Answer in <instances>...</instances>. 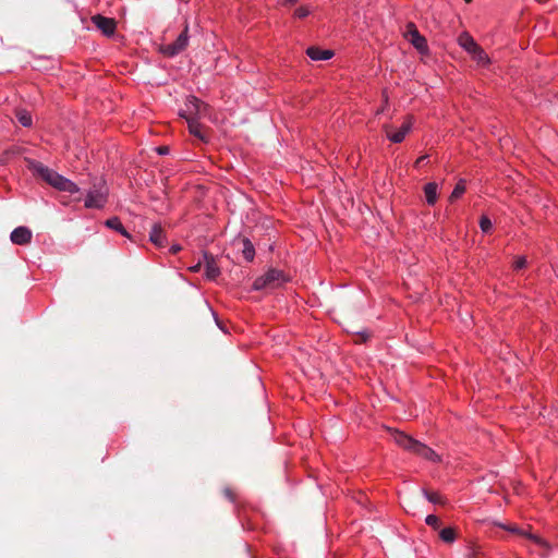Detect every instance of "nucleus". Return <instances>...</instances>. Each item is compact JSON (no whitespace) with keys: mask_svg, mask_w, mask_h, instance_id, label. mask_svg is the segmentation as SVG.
Instances as JSON below:
<instances>
[{"mask_svg":"<svg viewBox=\"0 0 558 558\" xmlns=\"http://www.w3.org/2000/svg\"><path fill=\"white\" fill-rule=\"evenodd\" d=\"M424 193L428 205H434L437 201V184L435 182L427 183L424 186Z\"/></svg>","mask_w":558,"mask_h":558,"instance_id":"obj_17","label":"nucleus"},{"mask_svg":"<svg viewBox=\"0 0 558 558\" xmlns=\"http://www.w3.org/2000/svg\"><path fill=\"white\" fill-rule=\"evenodd\" d=\"M149 240L157 247L166 246L167 240H166V234H165V231H163L161 225H159V223L153 225L151 230L149 232Z\"/></svg>","mask_w":558,"mask_h":558,"instance_id":"obj_11","label":"nucleus"},{"mask_svg":"<svg viewBox=\"0 0 558 558\" xmlns=\"http://www.w3.org/2000/svg\"><path fill=\"white\" fill-rule=\"evenodd\" d=\"M458 43L470 54L478 47L473 37L466 32L462 33L459 36Z\"/></svg>","mask_w":558,"mask_h":558,"instance_id":"obj_15","label":"nucleus"},{"mask_svg":"<svg viewBox=\"0 0 558 558\" xmlns=\"http://www.w3.org/2000/svg\"><path fill=\"white\" fill-rule=\"evenodd\" d=\"M526 266V258L524 256L518 257L514 262L515 269H522Z\"/></svg>","mask_w":558,"mask_h":558,"instance_id":"obj_29","label":"nucleus"},{"mask_svg":"<svg viewBox=\"0 0 558 558\" xmlns=\"http://www.w3.org/2000/svg\"><path fill=\"white\" fill-rule=\"evenodd\" d=\"M369 333L366 331L355 332L353 336L354 343H364L368 340Z\"/></svg>","mask_w":558,"mask_h":558,"instance_id":"obj_27","label":"nucleus"},{"mask_svg":"<svg viewBox=\"0 0 558 558\" xmlns=\"http://www.w3.org/2000/svg\"><path fill=\"white\" fill-rule=\"evenodd\" d=\"M387 430L390 434L392 440L401 448L421 456L427 460L435 461L438 458L434 450L420 442L418 440L412 438L411 436L404 434L403 432L395 428H387Z\"/></svg>","mask_w":558,"mask_h":558,"instance_id":"obj_2","label":"nucleus"},{"mask_svg":"<svg viewBox=\"0 0 558 558\" xmlns=\"http://www.w3.org/2000/svg\"><path fill=\"white\" fill-rule=\"evenodd\" d=\"M471 56L481 65H486L489 63L487 53L480 46L471 53Z\"/></svg>","mask_w":558,"mask_h":558,"instance_id":"obj_21","label":"nucleus"},{"mask_svg":"<svg viewBox=\"0 0 558 558\" xmlns=\"http://www.w3.org/2000/svg\"><path fill=\"white\" fill-rule=\"evenodd\" d=\"M501 527L512 532V533H515V534H519V535H522V536H525L527 537L529 539L535 542L536 544H539V545H543V546H547V543L545 541H543L542 538H539L538 536L536 535H533L531 533H527V532H524V531H521L519 530L517 526H512V525H500Z\"/></svg>","mask_w":558,"mask_h":558,"instance_id":"obj_16","label":"nucleus"},{"mask_svg":"<svg viewBox=\"0 0 558 558\" xmlns=\"http://www.w3.org/2000/svg\"><path fill=\"white\" fill-rule=\"evenodd\" d=\"M186 106L190 114H195L198 117L205 116L208 110V105L204 104L196 97L189 98Z\"/></svg>","mask_w":558,"mask_h":558,"instance_id":"obj_12","label":"nucleus"},{"mask_svg":"<svg viewBox=\"0 0 558 558\" xmlns=\"http://www.w3.org/2000/svg\"><path fill=\"white\" fill-rule=\"evenodd\" d=\"M241 243L243 245V248H242L243 257L247 262H252L254 259V256H255V250H254V246H253L252 242L248 239L243 238L241 240Z\"/></svg>","mask_w":558,"mask_h":558,"instance_id":"obj_18","label":"nucleus"},{"mask_svg":"<svg viewBox=\"0 0 558 558\" xmlns=\"http://www.w3.org/2000/svg\"><path fill=\"white\" fill-rule=\"evenodd\" d=\"M105 225L108 228L113 229V230L120 232L124 236H130L128 231L122 226V223H121V221H120V219L118 217L109 218L108 220H106Z\"/></svg>","mask_w":558,"mask_h":558,"instance_id":"obj_19","label":"nucleus"},{"mask_svg":"<svg viewBox=\"0 0 558 558\" xmlns=\"http://www.w3.org/2000/svg\"><path fill=\"white\" fill-rule=\"evenodd\" d=\"M203 258L206 278L209 280L217 279L220 275V268L217 264L216 257L213 254L205 252L203 254Z\"/></svg>","mask_w":558,"mask_h":558,"instance_id":"obj_9","label":"nucleus"},{"mask_svg":"<svg viewBox=\"0 0 558 558\" xmlns=\"http://www.w3.org/2000/svg\"><path fill=\"white\" fill-rule=\"evenodd\" d=\"M464 1H465L466 3H471V2H472V0H464Z\"/></svg>","mask_w":558,"mask_h":558,"instance_id":"obj_36","label":"nucleus"},{"mask_svg":"<svg viewBox=\"0 0 558 558\" xmlns=\"http://www.w3.org/2000/svg\"><path fill=\"white\" fill-rule=\"evenodd\" d=\"M311 13L308 7H300L294 11V16L299 19H304Z\"/></svg>","mask_w":558,"mask_h":558,"instance_id":"obj_28","label":"nucleus"},{"mask_svg":"<svg viewBox=\"0 0 558 558\" xmlns=\"http://www.w3.org/2000/svg\"><path fill=\"white\" fill-rule=\"evenodd\" d=\"M423 494L426 496L428 501H430L433 504H438V505H445L446 504L445 498L442 496H440L438 493L428 492L426 489H423Z\"/></svg>","mask_w":558,"mask_h":558,"instance_id":"obj_24","label":"nucleus"},{"mask_svg":"<svg viewBox=\"0 0 558 558\" xmlns=\"http://www.w3.org/2000/svg\"><path fill=\"white\" fill-rule=\"evenodd\" d=\"M306 54L314 61L329 60L333 57V51L329 49H320L319 47H308Z\"/></svg>","mask_w":558,"mask_h":558,"instance_id":"obj_14","label":"nucleus"},{"mask_svg":"<svg viewBox=\"0 0 558 558\" xmlns=\"http://www.w3.org/2000/svg\"><path fill=\"white\" fill-rule=\"evenodd\" d=\"M189 44V26L185 25L182 33L178 36V38L168 45H165L160 48V51L167 57H174L182 52Z\"/></svg>","mask_w":558,"mask_h":558,"instance_id":"obj_5","label":"nucleus"},{"mask_svg":"<svg viewBox=\"0 0 558 558\" xmlns=\"http://www.w3.org/2000/svg\"><path fill=\"white\" fill-rule=\"evenodd\" d=\"M25 163L27 169L32 171L36 178L43 180L52 187L62 192H68L70 194L80 192V187L74 182L59 174L40 161L25 158Z\"/></svg>","mask_w":558,"mask_h":558,"instance_id":"obj_1","label":"nucleus"},{"mask_svg":"<svg viewBox=\"0 0 558 558\" xmlns=\"http://www.w3.org/2000/svg\"><path fill=\"white\" fill-rule=\"evenodd\" d=\"M189 124V131L195 137L199 138L202 142L207 143L209 137L206 133V130L199 124L194 118H186Z\"/></svg>","mask_w":558,"mask_h":558,"instance_id":"obj_13","label":"nucleus"},{"mask_svg":"<svg viewBox=\"0 0 558 558\" xmlns=\"http://www.w3.org/2000/svg\"><path fill=\"white\" fill-rule=\"evenodd\" d=\"M223 495L230 501H234L235 500V494H234V492L230 487H226L223 489Z\"/></svg>","mask_w":558,"mask_h":558,"instance_id":"obj_30","label":"nucleus"},{"mask_svg":"<svg viewBox=\"0 0 558 558\" xmlns=\"http://www.w3.org/2000/svg\"><path fill=\"white\" fill-rule=\"evenodd\" d=\"M180 250H181L180 245H172L171 248H170V252L172 254H177Z\"/></svg>","mask_w":558,"mask_h":558,"instance_id":"obj_34","label":"nucleus"},{"mask_svg":"<svg viewBox=\"0 0 558 558\" xmlns=\"http://www.w3.org/2000/svg\"><path fill=\"white\" fill-rule=\"evenodd\" d=\"M405 37L420 52L427 51V41L425 37L418 33L414 23L410 22L407 24Z\"/></svg>","mask_w":558,"mask_h":558,"instance_id":"obj_7","label":"nucleus"},{"mask_svg":"<svg viewBox=\"0 0 558 558\" xmlns=\"http://www.w3.org/2000/svg\"><path fill=\"white\" fill-rule=\"evenodd\" d=\"M109 190L106 181L101 178H95L92 181V185L87 192L85 199L86 208H102L108 201Z\"/></svg>","mask_w":558,"mask_h":558,"instance_id":"obj_3","label":"nucleus"},{"mask_svg":"<svg viewBox=\"0 0 558 558\" xmlns=\"http://www.w3.org/2000/svg\"><path fill=\"white\" fill-rule=\"evenodd\" d=\"M412 125L413 117L408 116L398 131H393L391 125H384V131L392 143H401L412 129Z\"/></svg>","mask_w":558,"mask_h":558,"instance_id":"obj_6","label":"nucleus"},{"mask_svg":"<svg viewBox=\"0 0 558 558\" xmlns=\"http://www.w3.org/2000/svg\"><path fill=\"white\" fill-rule=\"evenodd\" d=\"M157 151H158L159 155H166L169 151V147L168 146H160V147L157 148Z\"/></svg>","mask_w":558,"mask_h":558,"instance_id":"obj_33","label":"nucleus"},{"mask_svg":"<svg viewBox=\"0 0 558 558\" xmlns=\"http://www.w3.org/2000/svg\"><path fill=\"white\" fill-rule=\"evenodd\" d=\"M425 522L428 526L433 527L434 530H438L440 527V520L435 514H428L425 519Z\"/></svg>","mask_w":558,"mask_h":558,"instance_id":"obj_25","label":"nucleus"},{"mask_svg":"<svg viewBox=\"0 0 558 558\" xmlns=\"http://www.w3.org/2000/svg\"><path fill=\"white\" fill-rule=\"evenodd\" d=\"M203 265H204V259L202 262H198L196 265L192 266L190 268V270L193 272H197L202 269Z\"/></svg>","mask_w":558,"mask_h":558,"instance_id":"obj_31","label":"nucleus"},{"mask_svg":"<svg viewBox=\"0 0 558 558\" xmlns=\"http://www.w3.org/2000/svg\"><path fill=\"white\" fill-rule=\"evenodd\" d=\"M427 159V156H422L416 160V166H420L421 163H424V161Z\"/></svg>","mask_w":558,"mask_h":558,"instance_id":"obj_35","label":"nucleus"},{"mask_svg":"<svg viewBox=\"0 0 558 558\" xmlns=\"http://www.w3.org/2000/svg\"><path fill=\"white\" fill-rule=\"evenodd\" d=\"M299 0H280L279 3L281 5L288 7L296 3Z\"/></svg>","mask_w":558,"mask_h":558,"instance_id":"obj_32","label":"nucleus"},{"mask_svg":"<svg viewBox=\"0 0 558 558\" xmlns=\"http://www.w3.org/2000/svg\"><path fill=\"white\" fill-rule=\"evenodd\" d=\"M439 537L445 543H448V544L453 543L456 537H457L456 529H453V527H444V529H441L439 531Z\"/></svg>","mask_w":558,"mask_h":558,"instance_id":"obj_20","label":"nucleus"},{"mask_svg":"<svg viewBox=\"0 0 558 558\" xmlns=\"http://www.w3.org/2000/svg\"><path fill=\"white\" fill-rule=\"evenodd\" d=\"M92 22L104 35L111 36L114 34L117 26L114 19L96 14L92 17Z\"/></svg>","mask_w":558,"mask_h":558,"instance_id":"obj_8","label":"nucleus"},{"mask_svg":"<svg viewBox=\"0 0 558 558\" xmlns=\"http://www.w3.org/2000/svg\"><path fill=\"white\" fill-rule=\"evenodd\" d=\"M465 192V181L463 180H460L454 190L452 191L449 199L450 202H454L456 199H458L463 193Z\"/></svg>","mask_w":558,"mask_h":558,"instance_id":"obj_23","label":"nucleus"},{"mask_svg":"<svg viewBox=\"0 0 558 558\" xmlns=\"http://www.w3.org/2000/svg\"><path fill=\"white\" fill-rule=\"evenodd\" d=\"M10 239L17 245L28 244L32 240V231L26 227H17L11 232Z\"/></svg>","mask_w":558,"mask_h":558,"instance_id":"obj_10","label":"nucleus"},{"mask_svg":"<svg viewBox=\"0 0 558 558\" xmlns=\"http://www.w3.org/2000/svg\"><path fill=\"white\" fill-rule=\"evenodd\" d=\"M16 119L23 126L32 125V116L27 110L21 109L16 111Z\"/></svg>","mask_w":558,"mask_h":558,"instance_id":"obj_22","label":"nucleus"},{"mask_svg":"<svg viewBox=\"0 0 558 558\" xmlns=\"http://www.w3.org/2000/svg\"><path fill=\"white\" fill-rule=\"evenodd\" d=\"M480 227L483 232H489L493 227L490 219L487 216H482L480 219Z\"/></svg>","mask_w":558,"mask_h":558,"instance_id":"obj_26","label":"nucleus"},{"mask_svg":"<svg viewBox=\"0 0 558 558\" xmlns=\"http://www.w3.org/2000/svg\"><path fill=\"white\" fill-rule=\"evenodd\" d=\"M287 281V277L283 271L271 268L264 276L255 279L253 288L255 290H262L265 288H277L281 283Z\"/></svg>","mask_w":558,"mask_h":558,"instance_id":"obj_4","label":"nucleus"}]
</instances>
